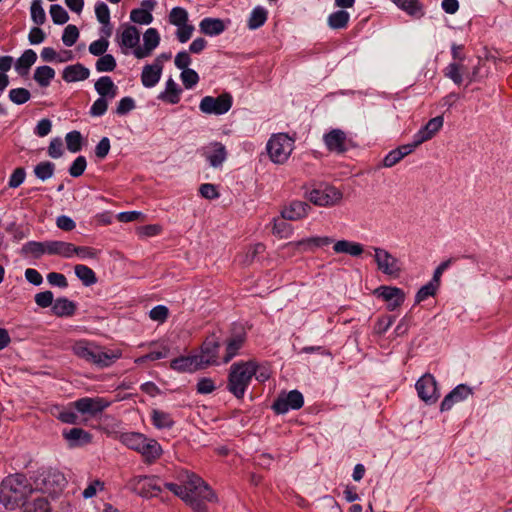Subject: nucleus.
<instances>
[{
  "label": "nucleus",
  "instance_id": "obj_1",
  "mask_svg": "<svg viewBox=\"0 0 512 512\" xmlns=\"http://www.w3.org/2000/svg\"><path fill=\"white\" fill-rule=\"evenodd\" d=\"M32 492L33 487L24 474H10L0 483V504L14 510L24 504Z\"/></svg>",
  "mask_w": 512,
  "mask_h": 512
},
{
  "label": "nucleus",
  "instance_id": "obj_2",
  "mask_svg": "<svg viewBox=\"0 0 512 512\" xmlns=\"http://www.w3.org/2000/svg\"><path fill=\"white\" fill-rule=\"evenodd\" d=\"M185 492L183 501L195 512H206V502H216L217 496L211 487L194 473L185 472Z\"/></svg>",
  "mask_w": 512,
  "mask_h": 512
},
{
  "label": "nucleus",
  "instance_id": "obj_3",
  "mask_svg": "<svg viewBox=\"0 0 512 512\" xmlns=\"http://www.w3.org/2000/svg\"><path fill=\"white\" fill-rule=\"evenodd\" d=\"M258 368L259 365L254 360L232 364L228 374L227 390L237 399H243L252 377L257 373Z\"/></svg>",
  "mask_w": 512,
  "mask_h": 512
},
{
  "label": "nucleus",
  "instance_id": "obj_4",
  "mask_svg": "<svg viewBox=\"0 0 512 512\" xmlns=\"http://www.w3.org/2000/svg\"><path fill=\"white\" fill-rule=\"evenodd\" d=\"M294 150V139L286 133H278L271 136L267 143V152L271 161L275 164H284Z\"/></svg>",
  "mask_w": 512,
  "mask_h": 512
},
{
  "label": "nucleus",
  "instance_id": "obj_5",
  "mask_svg": "<svg viewBox=\"0 0 512 512\" xmlns=\"http://www.w3.org/2000/svg\"><path fill=\"white\" fill-rule=\"evenodd\" d=\"M232 96L230 93H222L218 97L205 96L199 104V108L204 114L223 115L232 107Z\"/></svg>",
  "mask_w": 512,
  "mask_h": 512
},
{
  "label": "nucleus",
  "instance_id": "obj_6",
  "mask_svg": "<svg viewBox=\"0 0 512 512\" xmlns=\"http://www.w3.org/2000/svg\"><path fill=\"white\" fill-rule=\"evenodd\" d=\"M158 482L159 478L156 476H137L130 480L129 486L139 496L149 498L161 492Z\"/></svg>",
  "mask_w": 512,
  "mask_h": 512
},
{
  "label": "nucleus",
  "instance_id": "obj_7",
  "mask_svg": "<svg viewBox=\"0 0 512 512\" xmlns=\"http://www.w3.org/2000/svg\"><path fill=\"white\" fill-rule=\"evenodd\" d=\"M303 404V395L298 390H292L288 393L282 392L274 401L272 409L276 414H284L290 409H300Z\"/></svg>",
  "mask_w": 512,
  "mask_h": 512
},
{
  "label": "nucleus",
  "instance_id": "obj_8",
  "mask_svg": "<svg viewBox=\"0 0 512 512\" xmlns=\"http://www.w3.org/2000/svg\"><path fill=\"white\" fill-rule=\"evenodd\" d=\"M220 342L218 338L212 334L208 336L201 345L200 354H196L197 358L201 359V365L205 369L208 366L218 364V351Z\"/></svg>",
  "mask_w": 512,
  "mask_h": 512
},
{
  "label": "nucleus",
  "instance_id": "obj_9",
  "mask_svg": "<svg viewBox=\"0 0 512 512\" xmlns=\"http://www.w3.org/2000/svg\"><path fill=\"white\" fill-rule=\"evenodd\" d=\"M111 402L102 397H84L71 404L78 412L95 416L110 406Z\"/></svg>",
  "mask_w": 512,
  "mask_h": 512
},
{
  "label": "nucleus",
  "instance_id": "obj_10",
  "mask_svg": "<svg viewBox=\"0 0 512 512\" xmlns=\"http://www.w3.org/2000/svg\"><path fill=\"white\" fill-rule=\"evenodd\" d=\"M308 199L318 206H332L339 203L342 199V193L334 187H325L324 189H314Z\"/></svg>",
  "mask_w": 512,
  "mask_h": 512
},
{
  "label": "nucleus",
  "instance_id": "obj_11",
  "mask_svg": "<svg viewBox=\"0 0 512 512\" xmlns=\"http://www.w3.org/2000/svg\"><path fill=\"white\" fill-rule=\"evenodd\" d=\"M374 251L375 261L377 263L378 269L384 274L398 277L401 271L398 260L384 249L375 248Z\"/></svg>",
  "mask_w": 512,
  "mask_h": 512
},
{
  "label": "nucleus",
  "instance_id": "obj_12",
  "mask_svg": "<svg viewBox=\"0 0 512 512\" xmlns=\"http://www.w3.org/2000/svg\"><path fill=\"white\" fill-rule=\"evenodd\" d=\"M418 396L426 403H435L439 397L437 394L436 381L430 374L423 375L416 382Z\"/></svg>",
  "mask_w": 512,
  "mask_h": 512
},
{
  "label": "nucleus",
  "instance_id": "obj_13",
  "mask_svg": "<svg viewBox=\"0 0 512 512\" xmlns=\"http://www.w3.org/2000/svg\"><path fill=\"white\" fill-rule=\"evenodd\" d=\"M323 141L330 152L341 154L347 150V135L341 129H332L323 136Z\"/></svg>",
  "mask_w": 512,
  "mask_h": 512
},
{
  "label": "nucleus",
  "instance_id": "obj_14",
  "mask_svg": "<svg viewBox=\"0 0 512 512\" xmlns=\"http://www.w3.org/2000/svg\"><path fill=\"white\" fill-rule=\"evenodd\" d=\"M375 294L382 297L388 303L387 308L390 311L402 305L405 300V293L398 287L380 286L375 290Z\"/></svg>",
  "mask_w": 512,
  "mask_h": 512
},
{
  "label": "nucleus",
  "instance_id": "obj_15",
  "mask_svg": "<svg viewBox=\"0 0 512 512\" xmlns=\"http://www.w3.org/2000/svg\"><path fill=\"white\" fill-rule=\"evenodd\" d=\"M160 36L155 28L147 29L143 34V46L136 47L134 55L142 59L151 55L152 51L159 45Z\"/></svg>",
  "mask_w": 512,
  "mask_h": 512
},
{
  "label": "nucleus",
  "instance_id": "obj_16",
  "mask_svg": "<svg viewBox=\"0 0 512 512\" xmlns=\"http://www.w3.org/2000/svg\"><path fill=\"white\" fill-rule=\"evenodd\" d=\"M472 395V389L465 385L460 384L456 386L449 394L443 399L440 409L441 411L450 410L455 404L462 402Z\"/></svg>",
  "mask_w": 512,
  "mask_h": 512
},
{
  "label": "nucleus",
  "instance_id": "obj_17",
  "mask_svg": "<svg viewBox=\"0 0 512 512\" xmlns=\"http://www.w3.org/2000/svg\"><path fill=\"white\" fill-rule=\"evenodd\" d=\"M203 153L212 167H220L227 158V151L221 142H212L203 148Z\"/></svg>",
  "mask_w": 512,
  "mask_h": 512
},
{
  "label": "nucleus",
  "instance_id": "obj_18",
  "mask_svg": "<svg viewBox=\"0 0 512 512\" xmlns=\"http://www.w3.org/2000/svg\"><path fill=\"white\" fill-rule=\"evenodd\" d=\"M93 435L80 427L66 431V442L70 448H77L92 443Z\"/></svg>",
  "mask_w": 512,
  "mask_h": 512
},
{
  "label": "nucleus",
  "instance_id": "obj_19",
  "mask_svg": "<svg viewBox=\"0 0 512 512\" xmlns=\"http://www.w3.org/2000/svg\"><path fill=\"white\" fill-rule=\"evenodd\" d=\"M196 355L181 356L171 361L170 367L177 372H194L204 369Z\"/></svg>",
  "mask_w": 512,
  "mask_h": 512
},
{
  "label": "nucleus",
  "instance_id": "obj_20",
  "mask_svg": "<svg viewBox=\"0 0 512 512\" xmlns=\"http://www.w3.org/2000/svg\"><path fill=\"white\" fill-rule=\"evenodd\" d=\"M162 69L163 67L158 61L145 65L141 73L142 85L146 88L154 87L161 78Z\"/></svg>",
  "mask_w": 512,
  "mask_h": 512
},
{
  "label": "nucleus",
  "instance_id": "obj_21",
  "mask_svg": "<svg viewBox=\"0 0 512 512\" xmlns=\"http://www.w3.org/2000/svg\"><path fill=\"white\" fill-rule=\"evenodd\" d=\"M310 208L304 201H293L281 211V215L283 219L296 221L306 217Z\"/></svg>",
  "mask_w": 512,
  "mask_h": 512
},
{
  "label": "nucleus",
  "instance_id": "obj_22",
  "mask_svg": "<svg viewBox=\"0 0 512 512\" xmlns=\"http://www.w3.org/2000/svg\"><path fill=\"white\" fill-rule=\"evenodd\" d=\"M443 126V117L437 116L428 121V123L415 135L416 145L431 139Z\"/></svg>",
  "mask_w": 512,
  "mask_h": 512
},
{
  "label": "nucleus",
  "instance_id": "obj_23",
  "mask_svg": "<svg viewBox=\"0 0 512 512\" xmlns=\"http://www.w3.org/2000/svg\"><path fill=\"white\" fill-rule=\"evenodd\" d=\"M121 356L122 351L120 349L103 351L99 347H96L95 357L92 364L101 368L109 367L121 358Z\"/></svg>",
  "mask_w": 512,
  "mask_h": 512
},
{
  "label": "nucleus",
  "instance_id": "obj_24",
  "mask_svg": "<svg viewBox=\"0 0 512 512\" xmlns=\"http://www.w3.org/2000/svg\"><path fill=\"white\" fill-rule=\"evenodd\" d=\"M138 452L143 456L144 461L150 464L160 458L163 451L156 440L146 438Z\"/></svg>",
  "mask_w": 512,
  "mask_h": 512
},
{
  "label": "nucleus",
  "instance_id": "obj_25",
  "mask_svg": "<svg viewBox=\"0 0 512 512\" xmlns=\"http://www.w3.org/2000/svg\"><path fill=\"white\" fill-rule=\"evenodd\" d=\"M140 41V32L139 30L132 25H127L123 28V31L119 38V44L125 48H133L139 47Z\"/></svg>",
  "mask_w": 512,
  "mask_h": 512
},
{
  "label": "nucleus",
  "instance_id": "obj_26",
  "mask_svg": "<svg viewBox=\"0 0 512 512\" xmlns=\"http://www.w3.org/2000/svg\"><path fill=\"white\" fill-rule=\"evenodd\" d=\"M181 93L182 89L179 85L172 78H169L166 81L165 90L158 95V99L169 104H177L180 101Z\"/></svg>",
  "mask_w": 512,
  "mask_h": 512
},
{
  "label": "nucleus",
  "instance_id": "obj_27",
  "mask_svg": "<svg viewBox=\"0 0 512 512\" xmlns=\"http://www.w3.org/2000/svg\"><path fill=\"white\" fill-rule=\"evenodd\" d=\"M95 90L100 97L113 99L117 95V87L109 76L100 77L95 83Z\"/></svg>",
  "mask_w": 512,
  "mask_h": 512
},
{
  "label": "nucleus",
  "instance_id": "obj_28",
  "mask_svg": "<svg viewBox=\"0 0 512 512\" xmlns=\"http://www.w3.org/2000/svg\"><path fill=\"white\" fill-rule=\"evenodd\" d=\"M245 335L239 334L229 338L226 342V350L225 355L223 356V362H230L239 352V350L243 347L245 343Z\"/></svg>",
  "mask_w": 512,
  "mask_h": 512
},
{
  "label": "nucleus",
  "instance_id": "obj_29",
  "mask_svg": "<svg viewBox=\"0 0 512 512\" xmlns=\"http://www.w3.org/2000/svg\"><path fill=\"white\" fill-rule=\"evenodd\" d=\"M199 27L203 34L209 36L219 35L225 30L224 22L218 18H204Z\"/></svg>",
  "mask_w": 512,
  "mask_h": 512
},
{
  "label": "nucleus",
  "instance_id": "obj_30",
  "mask_svg": "<svg viewBox=\"0 0 512 512\" xmlns=\"http://www.w3.org/2000/svg\"><path fill=\"white\" fill-rule=\"evenodd\" d=\"M37 54L34 50H25L20 58L15 63L16 71L24 76L27 75L31 66L36 62Z\"/></svg>",
  "mask_w": 512,
  "mask_h": 512
},
{
  "label": "nucleus",
  "instance_id": "obj_31",
  "mask_svg": "<svg viewBox=\"0 0 512 512\" xmlns=\"http://www.w3.org/2000/svg\"><path fill=\"white\" fill-rule=\"evenodd\" d=\"M96 347L97 346H93L86 341H78L72 346V351L79 358H82L89 363H93Z\"/></svg>",
  "mask_w": 512,
  "mask_h": 512
},
{
  "label": "nucleus",
  "instance_id": "obj_32",
  "mask_svg": "<svg viewBox=\"0 0 512 512\" xmlns=\"http://www.w3.org/2000/svg\"><path fill=\"white\" fill-rule=\"evenodd\" d=\"M463 62H452L444 70V75L451 79L456 85L463 82V74L466 72Z\"/></svg>",
  "mask_w": 512,
  "mask_h": 512
},
{
  "label": "nucleus",
  "instance_id": "obj_33",
  "mask_svg": "<svg viewBox=\"0 0 512 512\" xmlns=\"http://www.w3.org/2000/svg\"><path fill=\"white\" fill-rule=\"evenodd\" d=\"M330 243H332V239L325 236V237H311V238L303 239V240L293 243V245L296 248H300L305 251H307V250L312 251L316 247L326 246V245H329Z\"/></svg>",
  "mask_w": 512,
  "mask_h": 512
},
{
  "label": "nucleus",
  "instance_id": "obj_34",
  "mask_svg": "<svg viewBox=\"0 0 512 512\" xmlns=\"http://www.w3.org/2000/svg\"><path fill=\"white\" fill-rule=\"evenodd\" d=\"M333 249L336 253H346L351 256H359L363 253V247L360 244L347 240L337 241Z\"/></svg>",
  "mask_w": 512,
  "mask_h": 512
},
{
  "label": "nucleus",
  "instance_id": "obj_35",
  "mask_svg": "<svg viewBox=\"0 0 512 512\" xmlns=\"http://www.w3.org/2000/svg\"><path fill=\"white\" fill-rule=\"evenodd\" d=\"M265 250L266 247L262 243H256L247 247L241 255V263L245 266L251 265Z\"/></svg>",
  "mask_w": 512,
  "mask_h": 512
},
{
  "label": "nucleus",
  "instance_id": "obj_36",
  "mask_svg": "<svg viewBox=\"0 0 512 512\" xmlns=\"http://www.w3.org/2000/svg\"><path fill=\"white\" fill-rule=\"evenodd\" d=\"M89 69L81 64L66 66V81H82L89 77Z\"/></svg>",
  "mask_w": 512,
  "mask_h": 512
},
{
  "label": "nucleus",
  "instance_id": "obj_37",
  "mask_svg": "<svg viewBox=\"0 0 512 512\" xmlns=\"http://www.w3.org/2000/svg\"><path fill=\"white\" fill-rule=\"evenodd\" d=\"M151 418L154 426L158 429L171 428L175 423L169 413L158 409L152 411Z\"/></svg>",
  "mask_w": 512,
  "mask_h": 512
},
{
  "label": "nucleus",
  "instance_id": "obj_38",
  "mask_svg": "<svg viewBox=\"0 0 512 512\" xmlns=\"http://www.w3.org/2000/svg\"><path fill=\"white\" fill-rule=\"evenodd\" d=\"M74 269L76 276L83 283L84 286H91L97 282L95 272L88 266L79 264L76 265Z\"/></svg>",
  "mask_w": 512,
  "mask_h": 512
},
{
  "label": "nucleus",
  "instance_id": "obj_39",
  "mask_svg": "<svg viewBox=\"0 0 512 512\" xmlns=\"http://www.w3.org/2000/svg\"><path fill=\"white\" fill-rule=\"evenodd\" d=\"M146 437L143 434L130 432L123 433L120 436V441L127 446L129 449L139 451L140 446L144 443Z\"/></svg>",
  "mask_w": 512,
  "mask_h": 512
},
{
  "label": "nucleus",
  "instance_id": "obj_40",
  "mask_svg": "<svg viewBox=\"0 0 512 512\" xmlns=\"http://www.w3.org/2000/svg\"><path fill=\"white\" fill-rule=\"evenodd\" d=\"M72 255H77L81 259L95 258L97 251L91 247H77L71 243H66V257H71Z\"/></svg>",
  "mask_w": 512,
  "mask_h": 512
},
{
  "label": "nucleus",
  "instance_id": "obj_41",
  "mask_svg": "<svg viewBox=\"0 0 512 512\" xmlns=\"http://www.w3.org/2000/svg\"><path fill=\"white\" fill-rule=\"evenodd\" d=\"M350 15L347 11L338 10L328 17V25L332 29H343L347 26Z\"/></svg>",
  "mask_w": 512,
  "mask_h": 512
},
{
  "label": "nucleus",
  "instance_id": "obj_42",
  "mask_svg": "<svg viewBox=\"0 0 512 512\" xmlns=\"http://www.w3.org/2000/svg\"><path fill=\"white\" fill-rule=\"evenodd\" d=\"M54 76V69L46 65L38 67L34 72L35 81L42 87L48 86Z\"/></svg>",
  "mask_w": 512,
  "mask_h": 512
},
{
  "label": "nucleus",
  "instance_id": "obj_43",
  "mask_svg": "<svg viewBox=\"0 0 512 512\" xmlns=\"http://www.w3.org/2000/svg\"><path fill=\"white\" fill-rule=\"evenodd\" d=\"M21 254L24 257L40 258L44 255V242L29 241L21 248Z\"/></svg>",
  "mask_w": 512,
  "mask_h": 512
},
{
  "label": "nucleus",
  "instance_id": "obj_44",
  "mask_svg": "<svg viewBox=\"0 0 512 512\" xmlns=\"http://www.w3.org/2000/svg\"><path fill=\"white\" fill-rule=\"evenodd\" d=\"M22 512H51L47 499L39 497L30 502H24Z\"/></svg>",
  "mask_w": 512,
  "mask_h": 512
},
{
  "label": "nucleus",
  "instance_id": "obj_45",
  "mask_svg": "<svg viewBox=\"0 0 512 512\" xmlns=\"http://www.w3.org/2000/svg\"><path fill=\"white\" fill-rule=\"evenodd\" d=\"M267 20V11L261 7L257 6L251 12V15L248 19V27L251 30L257 29L264 25Z\"/></svg>",
  "mask_w": 512,
  "mask_h": 512
},
{
  "label": "nucleus",
  "instance_id": "obj_46",
  "mask_svg": "<svg viewBox=\"0 0 512 512\" xmlns=\"http://www.w3.org/2000/svg\"><path fill=\"white\" fill-rule=\"evenodd\" d=\"M83 147V137L79 131L66 134V148L73 153L79 152Z\"/></svg>",
  "mask_w": 512,
  "mask_h": 512
},
{
  "label": "nucleus",
  "instance_id": "obj_47",
  "mask_svg": "<svg viewBox=\"0 0 512 512\" xmlns=\"http://www.w3.org/2000/svg\"><path fill=\"white\" fill-rule=\"evenodd\" d=\"M170 24L178 27L188 22V13L184 8L174 7L169 13Z\"/></svg>",
  "mask_w": 512,
  "mask_h": 512
},
{
  "label": "nucleus",
  "instance_id": "obj_48",
  "mask_svg": "<svg viewBox=\"0 0 512 512\" xmlns=\"http://www.w3.org/2000/svg\"><path fill=\"white\" fill-rule=\"evenodd\" d=\"M130 19L134 23L148 25L153 21V16L148 10L137 8L131 11Z\"/></svg>",
  "mask_w": 512,
  "mask_h": 512
},
{
  "label": "nucleus",
  "instance_id": "obj_49",
  "mask_svg": "<svg viewBox=\"0 0 512 512\" xmlns=\"http://www.w3.org/2000/svg\"><path fill=\"white\" fill-rule=\"evenodd\" d=\"M30 97L31 94L29 90L25 88H15L9 91V99L17 105L26 103Z\"/></svg>",
  "mask_w": 512,
  "mask_h": 512
},
{
  "label": "nucleus",
  "instance_id": "obj_50",
  "mask_svg": "<svg viewBox=\"0 0 512 512\" xmlns=\"http://www.w3.org/2000/svg\"><path fill=\"white\" fill-rule=\"evenodd\" d=\"M116 67V61L111 54L102 55L96 62V69L99 72L113 71Z\"/></svg>",
  "mask_w": 512,
  "mask_h": 512
},
{
  "label": "nucleus",
  "instance_id": "obj_51",
  "mask_svg": "<svg viewBox=\"0 0 512 512\" xmlns=\"http://www.w3.org/2000/svg\"><path fill=\"white\" fill-rule=\"evenodd\" d=\"M31 18L37 25H42L46 20L45 11L41 6V0H33L31 4Z\"/></svg>",
  "mask_w": 512,
  "mask_h": 512
},
{
  "label": "nucleus",
  "instance_id": "obj_52",
  "mask_svg": "<svg viewBox=\"0 0 512 512\" xmlns=\"http://www.w3.org/2000/svg\"><path fill=\"white\" fill-rule=\"evenodd\" d=\"M394 3L410 15H416L421 11L419 0H393Z\"/></svg>",
  "mask_w": 512,
  "mask_h": 512
},
{
  "label": "nucleus",
  "instance_id": "obj_53",
  "mask_svg": "<svg viewBox=\"0 0 512 512\" xmlns=\"http://www.w3.org/2000/svg\"><path fill=\"white\" fill-rule=\"evenodd\" d=\"M86 167H87L86 158L84 156H78L73 161V163L69 167L68 171L72 177L78 178L84 173V171L86 170Z\"/></svg>",
  "mask_w": 512,
  "mask_h": 512
},
{
  "label": "nucleus",
  "instance_id": "obj_54",
  "mask_svg": "<svg viewBox=\"0 0 512 512\" xmlns=\"http://www.w3.org/2000/svg\"><path fill=\"white\" fill-rule=\"evenodd\" d=\"M181 80L186 89H191L193 86H195L199 81V76L197 72L193 69H184L181 72Z\"/></svg>",
  "mask_w": 512,
  "mask_h": 512
},
{
  "label": "nucleus",
  "instance_id": "obj_55",
  "mask_svg": "<svg viewBox=\"0 0 512 512\" xmlns=\"http://www.w3.org/2000/svg\"><path fill=\"white\" fill-rule=\"evenodd\" d=\"M53 171L54 164L48 161L39 163L34 169L35 175L41 180L50 178L53 175Z\"/></svg>",
  "mask_w": 512,
  "mask_h": 512
},
{
  "label": "nucleus",
  "instance_id": "obj_56",
  "mask_svg": "<svg viewBox=\"0 0 512 512\" xmlns=\"http://www.w3.org/2000/svg\"><path fill=\"white\" fill-rule=\"evenodd\" d=\"M438 286L439 285L436 284L435 282H433V280H431L426 285L422 286L416 294L415 302L420 303L421 301L425 300L427 297L433 296L435 294Z\"/></svg>",
  "mask_w": 512,
  "mask_h": 512
},
{
  "label": "nucleus",
  "instance_id": "obj_57",
  "mask_svg": "<svg viewBox=\"0 0 512 512\" xmlns=\"http://www.w3.org/2000/svg\"><path fill=\"white\" fill-rule=\"evenodd\" d=\"M95 13L98 21L104 26L110 25V11L105 3H99L96 5Z\"/></svg>",
  "mask_w": 512,
  "mask_h": 512
},
{
  "label": "nucleus",
  "instance_id": "obj_58",
  "mask_svg": "<svg viewBox=\"0 0 512 512\" xmlns=\"http://www.w3.org/2000/svg\"><path fill=\"white\" fill-rule=\"evenodd\" d=\"M169 315V310L164 305H158L152 308L149 312V317L154 320L158 321L160 323H163L166 321Z\"/></svg>",
  "mask_w": 512,
  "mask_h": 512
},
{
  "label": "nucleus",
  "instance_id": "obj_59",
  "mask_svg": "<svg viewBox=\"0 0 512 512\" xmlns=\"http://www.w3.org/2000/svg\"><path fill=\"white\" fill-rule=\"evenodd\" d=\"M35 302L41 308H47L54 302V295L51 291L39 292L35 295Z\"/></svg>",
  "mask_w": 512,
  "mask_h": 512
},
{
  "label": "nucleus",
  "instance_id": "obj_60",
  "mask_svg": "<svg viewBox=\"0 0 512 512\" xmlns=\"http://www.w3.org/2000/svg\"><path fill=\"white\" fill-rule=\"evenodd\" d=\"M196 389L199 394H210L216 389V386L211 378L203 377L198 381Z\"/></svg>",
  "mask_w": 512,
  "mask_h": 512
},
{
  "label": "nucleus",
  "instance_id": "obj_61",
  "mask_svg": "<svg viewBox=\"0 0 512 512\" xmlns=\"http://www.w3.org/2000/svg\"><path fill=\"white\" fill-rule=\"evenodd\" d=\"M108 45L106 39H99L90 44L89 52L95 56H102L107 51Z\"/></svg>",
  "mask_w": 512,
  "mask_h": 512
},
{
  "label": "nucleus",
  "instance_id": "obj_62",
  "mask_svg": "<svg viewBox=\"0 0 512 512\" xmlns=\"http://www.w3.org/2000/svg\"><path fill=\"white\" fill-rule=\"evenodd\" d=\"M107 99L108 98H104V97L98 98L91 106L90 114L92 116L103 115L107 111V108H108Z\"/></svg>",
  "mask_w": 512,
  "mask_h": 512
},
{
  "label": "nucleus",
  "instance_id": "obj_63",
  "mask_svg": "<svg viewBox=\"0 0 512 512\" xmlns=\"http://www.w3.org/2000/svg\"><path fill=\"white\" fill-rule=\"evenodd\" d=\"M63 141L60 137L52 139L48 147V154L52 158H59L62 156Z\"/></svg>",
  "mask_w": 512,
  "mask_h": 512
},
{
  "label": "nucleus",
  "instance_id": "obj_64",
  "mask_svg": "<svg viewBox=\"0 0 512 512\" xmlns=\"http://www.w3.org/2000/svg\"><path fill=\"white\" fill-rule=\"evenodd\" d=\"M134 107V100L131 97H124L119 101L118 106L116 108V113L118 115H125L131 110H133Z\"/></svg>",
  "mask_w": 512,
  "mask_h": 512
}]
</instances>
